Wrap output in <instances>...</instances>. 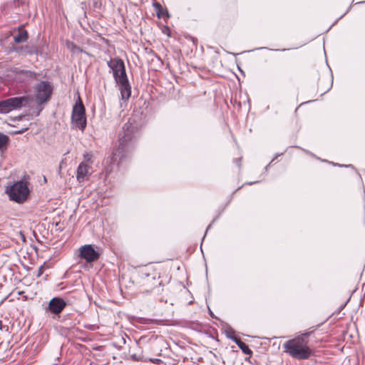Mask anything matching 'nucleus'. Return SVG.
<instances>
[{"instance_id":"nucleus-21","label":"nucleus","mask_w":365,"mask_h":365,"mask_svg":"<svg viewBox=\"0 0 365 365\" xmlns=\"http://www.w3.org/2000/svg\"><path fill=\"white\" fill-rule=\"evenodd\" d=\"M83 158H84V160H85V163H92V155L87 153L86 154L83 155Z\"/></svg>"},{"instance_id":"nucleus-15","label":"nucleus","mask_w":365,"mask_h":365,"mask_svg":"<svg viewBox=\"0 0 365 365\" xmlns=\"http://www.w3.org/2000/svg\"><path fill=\"white\" fill-rule=\"evenodd\" d=\"M29 38V34L24 29H19V33L14 36V41L16 43L26 42Z\"/></svg>"},{"instance_id":"nucleus-7","label":"nucleus","mask_w":365,"mask_h":365,"mask_svg":"<svg viewBox=\"0 0 365 365\" xmlns=\"http://www.w3.org/2000/svg\"><path fill=\"white\" fill-rule=\"evenodd\" d=\"M108 66L113 73L115 81L128 78L124 62L119 58H111L108 61Z\"/></svg>"},{"instance_id":"nucleus-5","label":"nucleus","mask_w":365,"mask_h":365,"mask_svg":"<svg viewBox=\"0 0 365 365\" xmlns=\"http://www.w3.org/2000/svg\"><path fill=\"white\" fill-rule=\"evenodd\" d=\"M71 122L74 128H78L83 131L86 127V117L85 107L80 99L76 103L73 107Z\"/></svg>"},{"instance_id":"nucleus-3","label":"nucleus","mask_w":365,"mask_h":365,"mask_svg":"<svg viewBox=\"0 0 365 365\" xmlns=\"http://www.w3.org/2000/svg\"><path fill=\"white\" fill-rule=\"evenodd\" d=\"M33 98L30 96L12 97L0 101V113H8L29 105Z\"/></svg>"},{"instance_id":"nucleus-14","label":"nucleus","mask_w":365,"mask_h":365,"mask_svg":"<svg viewBox=\"0 0 365 365\" xmlns=\"http://www.w3.org/2000/svg\"><path fill=\"white\" fill-rule=\"evenodd\" d=\"M227 337L232 339L245 354L250 356L252 354V351L249 348V346L245 342L242 341L239 338L231 335H227Z\"/></svg>"},{"instance_id":"nucleus-22","label":"nucleus","mask_w":365,"mask_h":365,"mask_svg":"<svg viewBox=\"0 0 365 365\" xmlns=\"http://www.w3.org/2000/svg\"><path fill=\"white\" fill-rule=\"evenodd\" d=\"M14 51L20 55L24 54V46L14 48Z\"/></svg>"},{"instance_id":"nucleus-25","label":"nucleus","mask_w":365,"mask_h":365,"mask_svg":"<svg viewBox=\"0 0 365 365\" xmlns=\"http://www.w3.org/2000/svg\"><path fill=\"white\" fill-rule=\"evenodd\" d=\"M2 327H3L2 322L0 320V329L1 330L2 329Z\"/></svg>"},{"instance_id":"nucleus-16","label":"nucleus","mask_w":365,"mask_h":365,"mask_svg":"<svg viewBox=\"0 0 365 365\" xmlns=\"http://www.w3.org/2000/svg\"><path fill=\"white\" fill-rule=\"evenodd\" d=\"M9 142V137L0 132V150L1 152H4L7 149Z\"/></svg>"},{"instance_id":"nucleus-20","label":"nucleus","mask_w":365,"mask_h":365,"mask_svg":"<svg viewBox=\"0 0 365 365\" xmlns=\"http://www.w3.org/2000/svg\"><path fill=\"white\" fill-rule=\"evenodd\" d=\"M22 70L23 69H21L20 68H17V67H14L10 69V72L12 73V75L14 76V78L16 81L18 78V76H19Z\"/></svg>"},{"instance_id":"nucleus-19","label":"nucleus","mask_w":365,"mask_h":365,"mask_svg":"<svg viewBox=\"0 0 365 365\" xmlns=\"http://www.w3.org/2000/svg\"><path fill=\"white\" fill-rule=\"evenodd\" d=\"M66 47L73 53H78L82 51L81 48L71 41H66Z\"/></svg>"},{"instance_id":"nucleus-11","label":"nucleus","mask_w":365,"mask_h":365,"mask_svg":"<svg viewBox=\"0 0 365 365\" xmlns=\"http://www.w3.org/2000/svg\"><path fill=\"white\" fill-rule=\"evenodd\" d=\"M115 82L119 85L121 99L123 101L128 100L131 95V86L129 83L128 78Z\"/></svg>"},{"instance_id":"nucleus-28","label":"nucleus","mask_w":365,"mask_h":365,"mask_svg":"<svg viewBox=\"0 0 365 365\" xmlns=\"http://www.w3.org/2000/svg\"><path fill=\"white\" fill-rule=\"evenodd\" d=\"M210 227H211V224H210V225H209V226L207 227V230H206V232H207L208 229H209Z\"/></svg>"},{"instance_id":"nucleus-24","label":"nucleus","mask_w":365,"mask_h":365,"mask_svg":"<svg viewBox=\"0 0 365 365\" xmlns=\"http://www.w3.org/2000/svg\"><path fill=\"white\" fill-rule=\"evenodd\" d=\"M28 128H23L21 130H17L16 131H14L13 133L14 134H21V133H24Z\"/></svg>"},{"instance_id":"nucleus-12","label":"nucleus","mask_w":365,"mask_h":365,"mask_svg":"<svg viewBox=\"0 0 365 365\" xmlns=\"http://www.w3.org/2000/svg\"><path fill=\"white\" fill-rule=\"evenodd\" d=\"M91 173V167L86 163L82 162L77 168L76 178L79 182L85 181Z\"/></svg>"},{"instance_id":"nucleus-2","label":"nucleus","mask_w":365,"mask_h":365,"mask_svg":"<svg viewBox=\"0 0 365 365\" xmlns=\"http://www.w3.org/2000/svg\"><path fill=\"white\" fill-rule=\"evenodd\" d=\"M312 331L302 333L283 344L284 351L297 360H307L313 355V350L309 346L308 337Z\"/></svg>"},{"instance_id":"nucleus-13","label":"nucleus","mask_w":365,"mask_h":365,"mask_svg":"<svg viewBox=\"0 0 365 365\" xmlns=\"http://www.w3.org/2000/svg\"><path fill=\"white\" fill-rule=\"evenodd\" d=\"M39 76V73L34 71L23 69L19 76H18L16 81L19 83H28L34 80H37Z\"/></svg>"},{"instance_id":"nucleus-4","label":"nucleus","mask_w":365,"mask_h":365,"mask_svg":"<svg viewBox=\"0 0 365 365\" xmlns=\"http://www.w3.org/2000/svg\"><path fill=\"white\" fill-rule=\"evenodd\" d=\"M6 192L9 194L10 200L18 203H21L27 199L29 195V189L26 182L20 180L14 182L10 188L6 190Z\"/></svg>"},{"instance_id":"nucleus-9","label":"nucleus","mask_w":365,"mask_h":365,"mask_svg":"<svg viewBox=\"0 0 365 365\" xmlns=\"http://www.w3.org/2000/svg\"><path fill=\"white\" fill-rule=\"evenodd\" d=\"M145 285H151L150 292L157 294H160L163 289H160L162 286V281L160 279V276L157 273L153 274H146L145 279Z\"/></svg>"},{"instance_id":"nucleus-1","label":"nucleus","mask_w":365,"mask_h":365,"mask_svg":"<svg viewBox=\"0 0 365 365\" xmlns=\"http://www.w3.org/2000/svg\"><path fill=\"white\" fill-rule=\"evenodd\" d=\"M137 136L136 127L128 120L124 124L122 131L119 134V145L113 152L112 163H116L118 165L124 158L128 156L134 147Z\"/></svg>"},{"instance_id":"nucleus-17","label":"nucleus","mask_w":365,"mask_h":365,"mask_svg":"<svg viewBox=\"0 0 365 365\" xmlns=\"http://www.w3.org/2000/svg\"><path fill=\"white\" fill-rule=\"evenodd\" d=\"M153 6L155 8L158 18L163 17L164 16H169L168 11L164 9L159 3L155 2L153 4Z\"/></svg>"},{"instance_id":"nucleus-10","label":"nucleus","mask_w":365,"mask_h":365,"mask_svg":"<svg viewBox=\"0 0 365 365\" xmlns=\"http://www.w3.org/2000/svg\"><path fill=\"white\" fill-rule=\"evenodd\" d=\"M66 306L64 299L59 297L51 299L48 303V309L53 314H60Z\"/></svg>"},{"instance_id":"nucleus-27","label":"nucleus","mask_w":365,"mask_h":365,"mask_svg":"<svg viewBox=\"0 0 365 365\" xmlns=\"http://www.w3.org/2000/svg\"><path fill=\"white\" fill-rule=\"evenodd\" d=\"M92 327H93V326H91H91H86V327H87V328H88V329H91V328H92Z\"/></svg>"},{"instance_id":"nucleus-6","label":"nucleus","mask_w":365,"mask_h":365,"mask_svg":"<svg viewBox=\"0 0 365 365\" xmlns=\"http://www.w3.org/2000/svg\"><path fill=\"white\" fill-rule=\"evenodd\" d=\"M53 88L48 81H41L35 88V98L38 104H43L48 101Z\"/></svg>"},{"instance_id":"nucleus-23","label":"nucleus","mask_w":365,"mask_h":365,"mask_svg":"<svg viewBox=\"0 0 365 365\" xmlns=\"http://www.w3.org/2000/svg\"><path fill=\"white\" fill-rule=\"evenodd\" d=\"M234 334H235V331L231 328H229L228 330L226 331L227 336V335L235 336Z\"/></svg>"},{"instance_id":"nucleus-26","label":"nucleus","mask_w":365,"mask_h":365,"mask_svg":"<svg viewBox=\"0 0 365 365\" xmlns=\"http://www.w3.org/2000/svg\"><path fill=\"white\" fill-rule=\"evenodd\" d=\"M41 269H42V267H41V268H40V269H39V274H38V276H39V275H41V273H42V272H41Z\"/></svg>"},{"instance_id":"nucleus-8","label":"nucleus","mask_w":365,"mask_h":365,"mask_svg":"<svg viewBox=\"0 0 365 365\" xmlns=\"http://www.w3.org/2000/svg\"><path fill=\"white\" fill-rule=\"evenodd\" d=\"M79 257L86 262L91 263L96 261L100 255L92 245H85L79 248Z\"/></svg>"},{"instance_id":"nucleus-18","label":"nucleus","mask_w":365,"mask_h":365,"mask_svg":"<svg viewBox=\"0 0 365 365\" xmlns=\"http://www.w3.org/2000/svg\"><path fill=\"white\" fill-rule=\"evenodd\" d=\"M38 52V48L34 45H26L24 46V54L34 55L37 54Z\"/></svg>"}]
</instances>
